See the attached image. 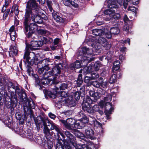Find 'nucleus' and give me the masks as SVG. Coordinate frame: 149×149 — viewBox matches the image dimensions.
<instances>
[{
  "label": "nucleus",
  "instance_id": "f257e3e1",
  "mask_svg": "<svg viewBox=\"0 0 149 149\" xmlns=\"http://www.w3.org/2000/svg\"><path fill=\"white\" fill-rule=\"evenodd\" d=\"M102 46L105 49H109L111 47V44L108 42L104 36H99L96 39L95 42L92 44V46L93 48V49H89L86 47L82 48V50L80 52L79 54L81 56L86 55L85 52L87 53V54L88 55V57H84L82 59V61H85V63L87 64L89 61L93 60L94 58L92 57L94 55H97L100 53L102 50L101 47Z\"/></svg>",
  "mask_w": 149,
  "mask_h": 149
},
{
  "label": "nucleus",
  "instance_id": "f03ea898",
  "mask_svg": "<svg viewBox=\"0 0 149 149\" xmlns=\"http://www.w3.org/2000/svg\"><path fill=\"white\" fill-rule=\"evenodd\" d=\"M32 8L36 10L37 12L38 10L39 11L40 10L35 0H29L28 1L26 4L23 24L25 29L27 31L28 26L30 24L31 21L30 16L32 14Z\"/></svg>",
  "mask_w": 149,
  "mask_h": 149
},
{
  "label": "nucleus",
  "instance_id": "7ed1b4c3",
  "mask_svg": "<svg viewBox=\"0 0 149 149\" xmlns=\"http://www.w3.org/2000/svg\"><path fill=\"white\" fill-rule=\"evenodd\" d=\"M30 137H29L32 141H34L36 143L43 147L46 149H52L53 147V143L51 141L47 140H46L43 138L42 139L39 135L33 138H31V135H29Z\"/></svg>",
  "mask_w": 149,
  "mask_h": 149
},
{
  "label": "nucleus",
  "instance_id": "20e7f679",
  "mask_svg": "<svg viewBox=\"0 0 149 149\" xmlns=\"http://www.w3.org/2000/svg\"><path fill=\"white\" fill-rule=\"evenodd\" d=\"M29 45H27L25 50V52L24 56V58L25 60L24 62L25 64L27 63L29 65H32L34 63L35 54L33 52H30V49L28 47Z\"/></svg>",
  "mask_w": 149,
  "mask_h": 149
},
{
  "label": "nucleus",
  "instance_id": "39448f33",
  "mask_svg": "<svg viewBox=\"0 0 149 149\" xmlns=\"http://www.w3.org/2000/svg\"><path fill=\"white\" fill-rule=\"evenodd\" d=\"M24 119H26L27 116L30 115V117L33 116V111L31 109H34L35 105L32 101L27 100L26 103L24 104Z\"/></svg>",
  "mask_w": 149,
  "mask_h": 149
},
{
  "label": "nucleus",
  "instance_id": "423d86ee",
  "mask_svg": "<svg viewBox=\"0 0 149 149\" xmlns=\"http://www.w3.org/2000/svg\"><path fill=\"white\" fill-rule=\"evenodd\" d=\"M104 14L107 15V17L105 19L106 21L110 20L111 19H118L120 18V15L119 13H115V10L113 9H107L104 12Z\"/></svg>",
  "mask_w": 149,
  "mask_h": 149
},
{
  "label": "nucleus",
  "instance_id": "0eeeda50",
  "mask_svg": "<svg viewBox=\"0 0 149 149\" xmlns=\"http://www.w3.org/2000/svg\"><path fill=\"white\" fill-rule=\"evenodd\" d=\"M92 103L93 101L90 97L86 96L82 103V108L84 111L90 113H92L93 111L90 107V104Z\"/></svg>",
  "mask_w": 149,
  "mask_h": 149
},
{
  "label": "nucleus",
  "instance_id": "6e6552de",
  "mask_svg": "<svg viewBox=\"0 0 149 149\" xmlns=\"http://www.w3.org/2000/svg\"><path fill=\"white\" fill-rule=\"evenodd\" d=\"M62 65L61 64H56L52 69L51 71L45 72L44 74L45 77H49L52 75H57L61 72Z\"/></svg>",
  "mask_w": 149,
  "mask_h": 149
},
{
  "label": "nucleus",
  "instance_id": "1a4fd4ad",
  "mask_svg": "<svg viewBox=\"0 0 149 149\" xmlns=\"http://www.w3.org/2000/svg\"><path fill=\"white\" fill-rule=\"evenodd\" d=\"M82 48L81 49V50L79 52V59L80 58L79 57H80L81 58H80L81 59V64L80 63V62L78 61H76L74 63L72 64H70V68L72 70H73L74 69H77L81 67V66L82 65L81 64H82V65L84 66L85 65H87L88 63L91 62V61H92L93 60H91L89 61L88 63L86 64L85 63V61H82L81 60V59L83 58L84 57V56H85V57H88V55L87 54H86V55H83V56H81L79 54L80 52L82 50ZM85 53L86 54H87V53L86 52H85Z\"/></svg>",
  "mask_w": 149,
  "mask_h": 149
},
{
  "label": "nucleus",
  "instance_id": "9d476101",
  "mask_svg": "<svg viewBox=\"0 0 149 149\" xmlns=\"http://www.w3.org/2000/svg\"><path fill=\"white\" fill-rule=\"evenodd\" d=\"M69 138L68 141L71 142L72 145L76 149H90V147L88 146L83 145H81L78 143L76 141L75 137L72 135H68Z\"/></svg>",
  "mask_w": 149,
  "mask_h": 149
},
{
  "label": "nucleus",
  "instance_id": "9b49d317",
  "mask_svg": "<svg viewBox=\"0 0 149 149\" xmlns=\"http://www.w3.org/2000/svg\"><path fill=\"white\" fill-rule=\"evenodd\" d=\"M59 86V88L61 90H65L67 88L68 85L66 83H61V82H58L56 85V89L55 91L53 92V93L50 91L47 92V94L49 96L52 98H54L56 97V94L57 93V91L58 89V88L57 87V86Z\"/></svg>",
  "mask_w": 149,
  "mask_h": 149
},
{
  "label": "nucleus",
  "instance_id": "f8f14e48",
  "mask_svg": "<svg viewBox=\"0 0 149 149\" xmlns=\"http://www.w3.org/2000/svg\"><path fill=\"white\" fill-rule=\"evenodd\" d=\"M59 121L63 124L64 126L69 130L73 129L74 125L76 122V120L72 118H68L65 120L63 119L59 120Z\"/></svg>",
  "mask_w": 149,
  "mask_h": 149
},
{
  "label": "nucleus",
  "instance_id": "ddd939ff",
  "mask_svg": "<svg viewBox=\"0 0 149 149\" xmlns=\"http://www.w3.org/2000/svg\"><path fill=\"white\" fill-rule=\"evenodd\" d=\"M65 134L67 138L66 140L64 142V147L65 149H72L71 142H69L68 140L69 139V138L68 137V135H72L69 132L66 131L65 132ZM56 149H64V146L62 145H61L60 143H58L56 145Z\"/></svg>",
  "mask_w": 149,
  "mask_h": 149
},
{
  "label": "nucleus",
  "instance_id": "4468645a",
  "mask_svg": "<svg viewBox=\"0 0 149 149\" xmlns=\"http://www.w3.org/2000/svg\"><path fill=\"white\" fill-rule=\"evenodd\" d=\"M112 99L111 96L110 95H108L107 97H104V101L105 103V112L108 114H110L111 113V111L113 110V108L112 107L110 103Z\"/></svg>",
  "mask_w": 149,
  "mask_h": 149
},
{
  "label": "nucleus",
  "instance_id": "2eb2a0df",
  "mask_svg": "<svg viewBox=\"0 0 149 149\" xmlns=\"http://www.w3.org/2000/svg\"><path fill=\"white\" fill-rule=\"evenodd\" d=\"M35 83L36 85L40 86L41 84H43L44 85H47L50 84V82L52 81L49 79H47L48 77H45L44 76V74L43 75V78L40 80L38 78L37 75H35ZM40 88L41 87L40 86Z\"/></svg>",
  "mask_w": 149,
  "mask_h": 149
},
{
  "label": "nucleus",
  "instance_id": "dca6fc26",
  "mask_svg": "<svg viewBox=\"0 0 149 149\" xmlns=\"http://www.w3.org/2000/svg\"><path fill=\"white\" fill-rule=\"evenodd\" d=\"M48 123V126L50 127V129L51 130H55L57 132V134L58 136H59V134H60L63 137H64V135L63 133V131L62 130L58 125L53 122H49Z\"/></svg>",
  "mask_w": 149,
  "mask_h": 149
},
{
  "label": "nucleus",
  "instance_id": "f3484780",
  "mask_svg": "<svg viewBox=\"0 0 149 149\" xmlns=\"http://www.w3.org/2000/svg\"><path fill=\"white\" fill-rule=\"evenodd\" d=\"M29 45L28 47V48L29 47V49L31 50L35 49V47L42 46L43 45V43H42V41L41 40V38L40 40H39L38 41L35 40L33 41L32 40L30 45L27 44L26 45Z\"/></svg>",
  "mask_w": 149,
  "mask_h": 149
},
{
  "label": "nucleus",
  "instance_id": "a211bd4d",
  "mask_svg": "<svg viewBox=\"0 0 149 149\" xmlns=\"http://www.w3.org/2000/svg\"><path fill=\"white\" fill-rule=\"evenodd\" d=\"M35 10L36 11L37 14H34L32 12V14L31 15L32 21L38 24L42 23V18L40 16L37 15L38 13L39 12L40 9L39 10V11L38 10L37 12L36 10Z\"/></svg>",
  "mask_w": 149,
  "mask_h": 149
},
{
  "label": "nucleus",
  "instance_id": "6ab92c4d",
  "mask_svg": "<svg viewBox=\"0 0 149 149\" xmlns=\"http://www.w3.org/2000/svg\"><path fill=\"white\" fill-rule=\"evenodd\" d=\"M63 104H66L69 107H74L76 104L73 99V97L71 96H69L68 97V98L62 103Z\"/></svg>",
  "mask_w": 149,
  "mask_h": 149
},
{
  "label": "nucleus",
  "instance_id": "aec40b11",
  "mask_svg": "<svg viewBox=\"0 0 149 149\" xmlns=\"http://www.w3.org/2000/svg\"><path fill=\"white\" fill-rule=\"evenodd\" d=\"M49 121L46 118H42L40 117H38L35 120V122L36 125H38L39 126L40 125L42 126L45 125L47 122L48 123Z\"/></svg>",
  "mask_w": 149,
  "mask_h": 149
},
{
  "label": "nucleus",
  "instance_id": "412c9836",
  "mask_svg": "<svg viewBox=\"0 0 149 149\" xmlns=\"http://www.w3.org/2000/svg\"><path fill=\"white\" fill-rule=\"evenodd\" d=\"M18 53L17 48L15 46L11 45L10 47L9 55L11 57H14L17 56Z\"/></svg>",
  "mask_w": 149,
  "mask_h": 149
},
{
  "label": "nucleus",
  "instance_id": "4be33fe9",
  "mask_svg": "<svg viewBox=\"0 0 149 149\" xmlns=\"http://www.w3.org/2000/svg\"><path fill=\"white\" fill-rule=\"evenodd\" d=\"M9 33L11 40L14 41L15 39L16 34L15 30V27L14 26H12L9 30Z\"/></svg>",
  "mask_w": 149,
  "mask_h": 149
},
{
  "label": "nucleus",
  "instance_id": "5701e85b",
  "mask_svg": "<svg viewBox=\"0 0 149 149\" xmlns=\"http://www.w3.org/2000/svg\"><path fill=\"white\" fill-rule=\"evenodd\" d=\"M42 62L45 63V65L43 67V68H44V70L47 71L46 72H48L47 71L49 69L50 67L49 66V65L50 64L51 65H53V63H51V62L50 61V59L49 58L43 60L42 61Z\"/></svg>",
  "mask_w": 149,
  "mask_h": 149
},
{
  "label": "nucleus",
  "instance_id": "b1692460",
  "mask_svg": "<svg viewBox=\"0 0 149 149\" xmlns=\"http://www.w3.org/2000/svg\"><path fill=\"white\" fill-rule=\"evenodd\" d=\"M68 96L66 93L64 91L62 92L61 93V96L59 98V99H60L58 101L59 103H60L62 105L63 102H65V100L68 98Z\"/></svg>",
  "mask_w": 149,
  "mask_h": 149
},
{
  "label": "nucleus",
  "instance_id": "393cba45",
  "mask_svg": "<svg viewBox=\"0 0 149 149\" xmlns=\"http://www.w3.org/2000/svg\"><path fill=\"white\" fill-rule=\"evenodd\" d=\"M78 116L79 117L81 118L80 120H81L84 123H87L88 122L89 119L84 114L83 111H81L79 113Z\"/></svg>",
  "mask_w": 149,
  "mask_h": 149
},
{
  "label": "nucleus",
  "instance_id": "a878e982",
  "mask_svg": "<svg viewBox=\"0 0 149 149\" xmlns=\"http://www.w3.org/2000/svg\"><path fill=\"white\" fill-rule=\"evenodd\" d=\"M85 133L87 138L91 139L93 138L94 132L92 129L90 128L86 129Z\"/></svg>",
  "mask_w": 149,
  "mask_h": 149
},
{
  "label": "nucleus",
  "instance_id": "bb28decb",
  "mask_svg": "<svg viewBox=\"0 0 149 149\" xmlns=\"http://www.w3.org/2000/svg\"><path fill=\"white\" fill-rule=\"evenodd\" d=\"M108 7L110 8H116L119 7V6L115 1L109 0L108 1Z\"/></svg>",
  "mask_w": 149,
  "mask_h": 149
},
{
  "label": "nucleus",
  "instance_id": "cd10ccee",
  "mask_svg": "<svg viewBox=\"0 0 149 149\" xmlns=\"http://www.w3.org/2000/svg\"><path fill=\"white\" fill-rule=\"evenodd\" d=\"M93 68V67L92 65L85 67L82 70V72L85 75L87 74L92 71Z\"/></svg>",
  "mask_w": 149,
  "mask_h": 149
},
{
  "label": "nucleus",
  "instance_id": "c85d7f7f",
  "mask_svg": "<svg viewBox=\"0 0 149 149\" xmlns=\"http://www.w3.org/2000/svg\"><path fill=\"white\" fill-rule=\"evenodd\" d=\"M85 123H83L81 120L80 119L79 120H76V122L74 125L73 129L74 128L81 129Z\"/></svg>",
  "mask_w": 149,
  "mask_h": 149
},
{
  "label": "nucleus",
  "instance_id": "c756f323",
  "mask_svg": "<svg viewBox=\"0 0 149 149\" xmlns=\"http://www.w3.org/2000/svg\"><path fill=\"white\" fill-rule=\"evenodd\" d=\"M89 94L95 100H97L99 99L100 96V95L99 92H95L93 91H90L89 92Z\"/></svg>",
  "mask_w": 149,
  "mask_h": 149
},
{
  "label": "nucleus",
  "instance_id": "7c9ffc66",
  "mask_svg": "<svg viewBox=\"0 0 149 149\" xmlns=\"http://www.w3.org/2000/svg\"><path fill=\"white\" fill-rule=\"evenodd\" d=\"M37 29V25L35 23H32L29 24L28 26V31H26L27 32L28 31H30L34 32Z\"/></svg>",
  "mask_w": 149,
  "mask_h": 149
},
{
  "label": "nucleus",
  "instance_id": "2f4dec72",
  "mask_svg": "<svg viewBox=\"0 0 149 149\" xmlns=\"http://www.w3.org/2000/svg\"><path fill=\"white\" fill-rule=\"evenodd\" d=\"M112 57V54L111 52H108L106 56H103L100 57V59L102 61L104 59H107V61L111 59Z\"/></svg>",
  "mask_w": 149,
  "mask_h": 149
},
{
  "label": "nucleus",
  "instance_id": "473e14b6",
  "mask_svg": "<svg viewBox=\"0 0 149 149\" xmlns=\"http://www.w3.org/2000/svg\"><path fill=\"white\" fill-rule=\"evenodd\" d=\"M92 79L91 77L86 76L84 79V82L86 83L88 86H89L92 85Z\"/></svg>",
  "mask_w": 149,
  "mask_h": 149
},
{
  "label": "nucleus",
  "instance_id": "72a5a7b5",
  "mask_svg": "<svg viewBox=\"0 0 149 149\" xmlns=\"http://www.w3.org/2000/svg\"><path fill=\"white\" fill-rule=\"evenodd\" d=\"M92 33L96 36H102L103 34V31L102 30L96 29L92 30Z\"/></svg>",
  "mask_w": 149,
  "mask_h": 149
},
{
  "label": "nucleus",
  "instance_id": "f704fd0d",
  "mask_svg": "<svg viewBox=\"0 0 149 149\" xmlns=\"http://www.w3.org/2000/svg\"><path fill=\"white\" fill-rule=\"evenodd\" d=\"M41 40L42 41L43 45L47 42L49 43H52L53 41L52 39L48 37L46 38L44 37H41Z\"/></svg>",
  "mask_w": 149,
  "mask_h": 149
},
{
  "label": "nucleus",
  "instance_id": "c9c22d12",
  "mask_svg": "<svg viewBox=\"0 0 149 149\" xmlns=\"http://www.w3.org/2000/svg\"><path fill=\"white\" fill-rule=\"evenodd\" d=\"M14 13L16 15H17L19 13L18 6L16 5H13L12 8L11 13Z\"/></svg>",
  "mask_w": 149,
  "mask_h": 149
},
{
  "label": "nucleus",
  "instance_id": "e433bc0d",
  "mask_svg": "<svg viewBox=\"0 0 149 149\" xmlns=\"http://www.w3.org/2000/svg\"><path fill=\"white\" fill-rule=\"evenodd\" d=\"M74 134L76 136L81 139H83L84 135L82 133L79 132V131L77 130H74Z\"/></svg>",
  "mask_w": 149,
  "mask_h": 149
},
{
  "label": "nucleus",
  "instance_id": "4c0bfd02",
  "mask_svg": "<svg viewBox=\"0 0 149 149\" xmlns=\"http://www.w3.org/2000/svg\"><path fill=\"white\" fill-rule=\"evenodd\" d=\"M110 32L112 35H115L119 33L120 30L118 27H114L111 29Z\"/></svg>",
  "mask_w": 149,
  "mask_h": 149
},
{
  "label": "nucleus",
  "instance_id": "58836bf2",
  "mask_svg": "<svg viewBox=\"0 0 149 149\" xmlns=\"http://www.w3.org/2000/svg\"><path fill=\"white\" fill-rule=\"evenodd\" d=\"M44 127L43 129V132L45 134L46 136H49L50 135V132L49 131V129L48 128L47 126L48 125H44Z\"/></svg>",
  "mask_w": 149,
  "mask_h": 149
},
{
  "label": "nucleus",
  "instance_id": "ea45409f",
  "mask_svg": "<svg viewBox=\"0 0 149 149\" xmlns=\"http://www.w3.org/2000/svg\"><path fill=\"white\" fill-rule=\"evenodd\" d=\"M120 67V62L118 61H115L113 63V68L114 70H117L119 69Z\"/></svg>",
  "mask_w": 149,
  "mask_h": 149
},
{
  "label": "nucleus",
  "instance_id": "a19ab883",
  "mask_svg": "<svg viewBox=\"0 0 149 149\" xmlns=\"http://www.w3.org/2000/svg\"><path fill=\"white\" fill-rule=\"evenodd\" d=\"M91 124L93 125V126L97 128L101 127L102 124L96 120L93 119Z\"/></svg>",
  "mask_w": 149,
  "mask_h": 149
},
{
  "label": "nucleus",
  "instance_id": "79ce46f5",
  "mask_svg": "<svg viewBox=\"0 0 149 149\" xmlns=\"http://www.w3.org/2000/svg\"><path fill=\"white\" fill-rule=\"evenodd\" d=\"M27 65V72L29 75L30 76L32 75L33 74V73L32 71V69L31 68V67L30 66V65H29L27 63L26 64Z\"/></svg>",
  "mask_w": 149,
  "mask_h": 149
},
{
  "label": "nucleus",
  "instance_id": "37998d69",
  "mask_svg": "<svg viewBox=\"0 0 149 149\" xmlns=\"http://www.w3.org/2000/svg\"><path fill=\"white\" fill-rule=\"evenodd\" d=\"M116 74L112 75L110 77L109 80V83L112 84L114 83L116 80Z\"/></svg>",
  "mask_w": 149,
  "mask_h": 149
},
{
  "label": "nucleus",
  "instance_id": "c03bdc74",
  "mask_svg": "<svg viewBox=\"0 0 149 149\" xmlns=\"http://www.w3.org/2000/svg\"><path fill=\"white\" fill-rule=\"evenodd\" d=\"M83 82V80L82 78V75L79 74L78 76V77L77 81V83L78 86H80Z\"/></svg>",
  "mask_w": 149,
  "mask_h": 149
},
{
  "label": "nucleus",
  "instance_id": "a18cd8bd",
  "mask_svg": "<svg viewBox=\"0 0 149 149\" xmlns=\"http://www.w3.org/2000/svg\"><path fill=\"white\" fill-rule=\"evenodd\" d=\"M101 65L99 61L96 62L94 65L95 70L96 71L98 70Z\"/></svg>",
  "mask_w": 149,
  "mask_h": 149
},
{
  "label": "nucleus",
  "instance_id": "49530a36",
  "mask_svg": "<svg viewBox=\"0 0 149 149\" xmlns=\"http://www.w3.org/2000/svg\"><path fill=\"white\" fill-rule=\"evenodd\" d=\"M92 79H96L99 77V75L97 72H93L92 73L91 77Z\"/></svg>",
  "mask_w": 149,
  "mask_h": 149
},
{
  "label": "nucleus",
  "instance_id": "de8ad7c7",
  "mask_svg": "<svg viewBox=\"0 0 149 149\" xmlns=\"http://www.w3.org/2000/svg\"><path fill=\"white\" fill-rule=\"evenodd\" d=\"M25 33L26 35V37L28 38H30L32 37L33 34L34 32L30 31H28L27 32L26 30L25 31Z\"/></svg>",
  "mask_w": 149,
  "mask_h": 149
},
{
  "label": "nucleus",
  "instance_id": "09e8293b",
  "mask_svg": "<svg viewBox=\"0 0 149 149\" xmlns=\"http://www.w3.org/2000/svg\"><path fill=\"white\" fill-rule=\"evenodd\" d=\"M10 12V9H7L5 12L4 13L3 15V19L4 20L7 17L8 15L9 14Z\"/></svg>",
  "mask_w": 149,
  "mask_h": 149
},
{
  "label": "nucleus",
  "instance_id": "8fccbe9b",
  "mask_svg": "<svg viewBox=\"0 0 149 149\" xmlns=\"http://www.w3.org/2000/svg\"><path fill=\"white\" fill-rule=\"evenodd\" d=\"M112 34L110 32L106 33L105 34H104V33L103 32V34H102V36H104V38L106 37L108 38H110L111 37Z\"/></svg>",
  "mask_w": 149,
  "mask_h": 149
},
{
  "label": "nucleus",
  "instance_id": "3c124183",
  "mask_svg": "<svg viewBox=\"0 0 149 149\" xmlns=\"http://www.w3.org/2000/svg\"><path fill=\"white\" fill-rule=\"evenodd\" d=\"M92 85L98 88L100 87V84L98 83L97 81H92Z\"/></svg>",
  "mask_w": 149,
  "mask_h": 149
},
{
  "label": "nucleus",
  "instance_id": "603ef678",
  "mask_svg": "<svg viewBox=\"0 0 149 149\" xmlns=\"http://www.w3.org/2000/svg\"><path fill=\"white\" fill-rule=\"evenodd\" d=\"M75 99L77 100L80 98V93L78 91H77L74 93Z\"/></svg>",
  "mask_w": 149,
  "mask_h": 149
},
{
  "label": "nucleus",
  "instance_id": "864d4df0",
  "mask_svg": "<svg viewBox=\"0 0 149 149\" xmlns=\"http://www.w3.org/2000/svg\"><path fill=\"white\" fill-rule=\"evenodd\" d=\"M92 110L93 111V112L92 113H94V111H97L99 110V106L97 105H95L94 106L93 108H92Z\"/></svg>",
  "mask_w": 149,
  "mask_h": 149
},
{
  "label": "nucleus",
  "instance_id": "5fc2aeb1",
  "mask_svg": "<svg viewBox=\"0 0 149 149\" xmlns=\"http://www.w3.org/2000/svg\"><path fill=\"white\" fill-rule=\"evenodd\" d=\"M64 4L66 6H68L70 5L71 0H62Z\"/></svg>",
  "mask_w": 149,
  "mask_h": 149
},
{
  "label": "nucleus",
  "instance_id": "6e6d98bb",
  "mask_svg": "<svg viewBox=\"0 0 149 149\" xmlns=\"http://www.w3.org/2000/svg\"><path fill=\"white\" fill-rule=\"evenodd\" d=\"M47 3L48 6V7L50 11L51 12H52V9L51 6L52 3L51 1H48L47 2Z\"/></svg>",
  "mask_w": 149,
  "mask_h": 149
},
{
  "label": "nucleus",
  "instance_id": "4d7b16f0",
  "mask_svg": "<svg viewBox=\"0 0 149 149\" xmlns=\"http://www.w3.org/2000/svg\"><path fill=\"white\" fill-rule=\"evenodd\" d=\"M56 22H64V19L58 16L57 19L55 20Z\"/></svg>",
  "mask_w": 149,
  "mask_h": 149
},
{
  "label": "nucleus",
  "instance_id": "13d9d810",
  "mask_svg": "<svg viewBox=\"0 0 149 149\" xmlns=\"http://www.w3.org/2000/svg\"><path fill=\"white\" fill-rule=\"evenodd\" d=\"M100 85L103 88L107 87L108 86L107 82L106 81L103 82L100 84Z\"/></svg>",
  "mask_w": 149,
  "mask_h": 149
},
{
  "label": "nucleus",
  "instance_id": "bf43d9fd",
  "mask_svg": "<svg viewBox=\"0 0 149 149\" xmlns=\"http://www.w3.org/2000/svg\"><path fill=\"white\" fill-rule=\"evenodd\" d=\"M46 30L43 29H40L38 31V33L42 35H45L46 34Z\"/></svg>",
  "mask_w": 149,
  "mask_h": 149
},
{
  "label": "nucleus",
  "instance_id": "052dcab7",
  "mask_svg": "<svg viewBox=\"0 0 149 149\" xmlns=\"http://www.w3.org/2000/svg\"><path fill=\"white\" fill-rule=\"evenodd\" d=\"M104 104L105 105V103H104V100H101L99 103V105L102 108L103 107Z\"/></svg>",
  "mask_w": 149,
  "mask_h": 149
},
{
  "label": "nucleus",
  "instance_id": "680f3d73",
  "mask_svg": "<svg viewBox=\"0 0 149 149\" xmlns=\"http://www.w3.org/2000/svg\"><path fill=\"white\" fill-rule=\"evenodd\" d=\"M48 115L49 117L51 119H54L56 118L55 115L52 113H49Z\"/></svg>",
  "mask_w": 149,
  "mask_h": 149
},
{
  "label": "nucleus",
  "instance_id": "e2e57ef3",
  "mask_svg": "<svg viewBox=\"0 0 149 149\" xmlns=\"http://www.w3.org/2000/svg\"><path fill=\"white\" fill-rule=\"evenodd\" d=\"M60 41V39L58 38L55 39L54 41V45H57Z\"/></svg>",
  "mask_w": 149,
  "mask_h": 149
},
{
  "label": "nucleus",
  "instance_id": "0e129e2a",
  "mask_svg": "<svg viewBox=\"0 0 149 149\" xmlns=\"http://www.w3.org/2000/svg\"><path fill=\"white\" fill-rule=\"evenodd\" d=\"M70 4H71L74 7L76 8L78 7L77 4L75 3L74 1H70Z\"/></svg>",
  "mask_w": 149,
  "mask_h": 149
},
{
  "label": "nucleus",
  "instance_id": "69168bd1",
  "mask_svg": "<svg viewBox=\"0 0 149 149\" xmlns=\"http://www.w3.org/2000/svg\"><path fill=\"white\" fill-rule=\"evenodd\" d=\"M131 3L133 5L138 4L139 3V0H132Z\"/></svg>",
  "mask_w": 149,
  "mask_h": 149
},
{
  "label": "nucleus",
  "instance_id": "338daca9",
  "mask_svg": "<svg viewBox=\"0 0 149 149\" xmlns=\"http://www.w3.org/2000/svg\"><path fill=\"white\" fill-rule=\"evenodd\" d=\"M52 15L54 19L55 20H56L57 19V18L58 17V16L55 13H52Z\"/></svg>",
  "mask_w": 149,
  "mask_h": 149
},
{
  "label": "nucleus",
  "instance_id": "774afa93",
  "mask_svg": "<svg viewBox=\"0 0 149 149\" xmlns=\"http://www.w3.org/2000/svg\"><path fill=\"white\" fill-rule=\"evenodd\" d=\"M128 10H131V11L134 12V11L135 10V8L134 7V6H130L128 7Z\"/></svg>",
  "mask_w": 149,
  "mask_h": 149
}]
</instances>
